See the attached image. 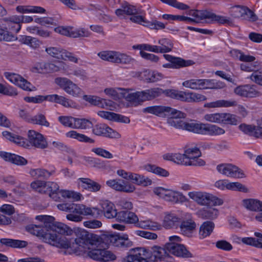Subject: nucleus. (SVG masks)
<instances>
[{"label": "nucleus", "mask_w": 262, "mask_h": 262, "mask_svg": "<svg viewBox=\"0 0 262 262\" xmlns=\"http://www.w3.org/2000/svg\"><path fill=\"white\" fill-rule=\"evenodd\" d=\"M99 239L97 235L83 230L79 232L74 241L77 245L84 249H89L88 255L94 260L103 262L115 260L116 256L111 251L98 248Z\"/></svg>", "instance_id": "obj_1"}, {"label": "nucleus", "mask_w": 262, "mask_h": 262, "mask_svg": "<svg viewBox=\"0 0 262 262\" xmlns=\"http://www.w3.org/2000/svg\"><path fill=\"white\" fill-rule=\"evenodd\" d=\"M170 258L166 248L154 246L145 249L138 248L129 250L125 259L127 262H161Z\"/></svg>", "instance_id": "obj_2"}, {"label": "nucleus", "mask_w": 262, "mask_h": 262, "mask_svg": "<svg viewBox=\"0 0 262 262\" xmlns=\"http://www.w3.org/2000/svg\"><path fill=\"white\" fill-rule=\"evenodd\" d=\"M57 207L60 210L73 213L67 214L66 217L68 220L75 222L82 220L81 215L97 217L100 214L98 208L88 207L82 204L66 203L59 204Z\"/></svg>", "instance_id": "obj_3"}, {"label": "nucleus", "mask_w": 262, "mask_h": 262, "mask_svg": "<svg viewBox=\"0 0 262 262\" xmlns=\"http://www.w3.org/2000/svg\"><path fill=\"white\" fill-rule=\"evenodd\" d=\"M36 219L41 223L39 225L31 224L26 226V229L27 231L30 232L31 234L37 236L36 231H31L29 228H31V226H33V229L35 230L36 229L34 227H39L37 229H41L45 231L46 233H58L57 235H64L67 233V227L63 224L61 223H58L56 224L54 223V217L46 215H37L36 216Z\"/></svg>", "instance_id": "obj_4"}, {"label": "nucleus", "mask_w": 262, "mask_h": 262, "mask_svg": "<svg viewBox=\"0 0 262 262\" xmlns=\"http://www.w3.org/2000/svg\"><path fill=\"white\" fill-rule=\"evenodd\" d=\"M201 156V152L200 149L194 147L186 149L183 154H175L173 156V160L179 164L200 166L205 165V162L199 159Z\"/></svg>", "instance_id": "obj_5"}, {"label": "nucleus", "mask_w": 262, "mask_h": 262, "mask_svg": "<svg viewBox=\"0 0 262 262\" xmlns=\"http://www.w3.org/2000/svg\"><path fill=\"white\" fill-rule=\"evenodd\" d=\"M33 227L31 226L30 229L31 231H36L37 236L39 237L43 241L46 243H49L50 245L57 247L59 248L68 249L71 248V242L65 236L57 235L55 233L48 234L45 231L41 229H37L39 227H34L36 229H33Z\"/></svg>", "instance_id": "obj_6"}, {"label": "nucleus", "mask_w": 262, "mask_h": 262, "mask_svg": "<svg viewBox=\"0 0 262 262\" xmlns=\"http://www.w3.org/2000/svg\"><path fill=\"white\" fill-rule=\"evenodd\" d=\"M169 123L176 128H182L195 134L209 135L213 134V125L208 123L185 122L181 120L169 121Z\"/></svg>", "instance_id": "obj_7"}, {"label": "nucleus", "mask_w": 262, "mask_h": 262, "mask_svg": "<svg viewBox=\"0 0 262 262\" xmlns=\"http://www.w3.org/2000/svg\"><path fill=\"white\" fill-rule=\"evenodd\" d=\"M169 242L166 244V248L168 253L178 257L189 258L192 256V254L183 245L178 242L181 241L180 237L178 236L169 237Z\"/></svg>", "instance_id": "obj_8"}, {"label": "nucleus", "mask_w": 262, "mask_h": 262, "mask_svg": "<svg viewBox=\"0 0 262 262\" xmlns=\"http://www.w3.org/2000/svg\"><path fill=\"white\" fill-rule=\"evenodd\" d=\"M154 192L164 200L173 204H182L188 201L187 198L182 192L179 191L167 190L160 187L156 188Z\"/></svg>", "instance_id": "obj_9"}, {"label": "nucleus", "mask_w": 262, "mask_h": 262, "mask_svg": "<svg viewBox=\"0 0 262 262\" xmlns=\"http://www.w3.org/2000/svg\"><path fill=\"white\" fill-rule=\"evenodd\" d=\"M55 83L67 94L75 97L83 95L82 90L75 83L66 77H57Z\"/></svg>", "instance_id": "obj_10"}, {"label": "nucleus", "mask_w": 262, "mask_h": 262, "mask_svg": "<svg viewBox=\"0 0 262 262\" xmlns=\"http://www.w3.org/2000/svg\"><path fill=\"white\" fill-rule=\"evenodd\" d=\"M217 171L228 177L240 179L245 177L243 171L236 166L230 163H222L216 166Z\"/></svg>", "instance_id": "obj_11"}, {"label": "nucleus", "mask_w": 262, "mask_h": 262, "mask_svg": "<svg viewBox=\"0 0 262 262\" xmlns=\"http://www.w3.org/2000/svg\"><path fill=\"white\" fill-rule=\"evenodd\" d=\"M106 184L119 192L130 193L136 190V187L133 183L122 179L109 180L106 182Z\"/></svg>", "instance_id": "obj_12"}, {"label": "nucleus", "mask_w": 262, "mask_h": 262, "mask_svg": "<svg viewBox=\"0 0 262 262\" xmlns=\"http://www.w3.org/2000/svg\"><path fill=\"white\" fill-rule=\"evenodd\" d=\"M234 93L241 97L246 98H256L262 95L257 86L255 84H245L236 87Z\"/></svg>", "instance_id": "obj_13"}, {"label": "nucleus", "mask_w": 262, "mask_h": 262, "mask_svg": "<svg viewBox=\"0 0 262 262\" xmlns=\"http://www.w3.org/2000/svg\"><path fill=\"white\" fill-rule=\"evenodd\" d=\"M163 56L170 62L163 64L162 66L164 68L178 69L194 64V62L192 60H185L182 58L174 57L168 54H164Z\"/></svg>", "instance_id": "obj_14"}, {"label": "nucleus", "mask_w": 262, "mask_h": 262, "mask_svg": "<svg viewBox=\"0 0 262 262\" xmlns=\"http://www.w3.org/2000/svg\"><path fill=\"white\" fill-rule=\"evenodd\" d=\"M92 133L96 136L109 138L118 139L121 137L119 133L104 123H98L94 125L92 129Z\"/></svg>", "instance_id": "obj_15"}, {"label": "nucleus", "mask_w": 262, "mask_h": 262, "mask_svg": "<svg viewBox=\"0 0 262 262\" xmlns=\"http://www.w3.org/2000/svg\"><path fill=\"white\" fill-rule=\"evenodd\" d=\"M4 76L9 81L18 85L24 90L32 91L35 88L31 83L19 75L12 73L5 72Z\"/></svg>", "instance_id": "obj_16"}, {"label": "nucleus", "mask_w": 262, "mask_h": 262, "mask_svg": "<svg viewBox=\"0 0 262 262\" xmlns=\"http://www.w3.org/2000/svg\"><path fill=\"white\" fill-rule=\"evenodd\" d=\"M117 89L120 91L121 96L128 102L138 104L144 101L143 91L133 92V90L130 89L118 88Z\"/></svg>", "instance_id": "obj_17"}, {"label": "nucleus", "mask_w": 262, "mask_h": 262, "mask_svg": "<svg viewBox=\"0 0 262 262\" xmlns=\"http://www.w3.org/2000/svg\"><path fill=\"white\" fill-rule=\"evenodd\" d=\"M190 199L201 206L209 207L212 203L213 196L211 194L201 191L189 192L188 194Z\"/></svg>", "instance_id": "obj_18"}, {"label": "nucleus", "mask_w": 262, "mask_h": 262, "mask_svg": "<svg viewBox=\"0 0 262 262\" xmlns=\"http://www.w3.org/2000/svg\"><path fill=\"white\" fill-rule=\"evenodd\" d=\"M211 80L191 79L183 82L182 85L185 88L193 89L200 90L212 88Z\"/></svg>", "instance_id": "obj_19"}, {"label": "nucleus", "mask_w": 262, "mask_h": 262, "mask_svg": "<svg viewBox=\"0 0 262 262\" xmlns=\"http://www.w3.org/2000/svg\"><path fill=\"white\" fill-rule=\"evenodd\" d=\"M28 139L30 143L36 148L45 149L48 147V142L43 136L34 130L28 132Z\"/></svg>", "instance_id": "obj_20"}, {"label": "nucleus", "mask_w": 262, "mask_h": 262, "mask_svg": "<svg viewBox=\"0 0 262 262\" xmlns=\"http://www.w3.org/2000/svg\"><path fill=\"white\" fill-rule=\"evenodd\" d=\"M116 221L128 224H134L138 221V217L134 212L129 211H120L118 213Z\"/></svg>", "instance_id": "obj_21"}, {"label": "nucleus", "mask_w": 262, "mask_h": 262, "mask_svg": "<svg viewBox=\"0 0 262 262\" xmlns=\"http://www.w3.org/2000/svg\"><path fill=\"white\" fill-rule=\"evenodd\" d=\"M99 116L101 117L108 119L111 121H117L124 123H129L130 119L128 117L122 115L116 114L113 112L99 111L98 113Z\"/></svg>", "instance_id": "obj_22"}, {"label": "nucleus", "mask_w": 262, "mask_h": 262, "mask_svg": "<svg viewBox=\"0 0 262 262\" xmlns=\"http://www.w3.org/2000/svg\"><path fill=\"white\" fill-rule=\"evenodd\" d=\"M104 215L107 219L117 218L118 213L115 205L108 200L104 201L102 204Z\"/></svg>", "instance_id": "obj_23"}, {"label": "nucleus", "mask_w": 262, "mask_h": 262, "mask_svg": "<svg viewBox=\"0 0 262 262\" xmlns=\"http://www.w3.org/2000/svg\"><path fill=\"white\" fill-rule=\"evenodd\" d=\"M180 231L183 235L187 236H191L192 233L196 228V224L191 219H189L183 220L180 225Z\"/></svg>", "instance_id": "obj_24"}, {"label": "nucleus", "mask_w": 262, "mask_h": 262, "mask_svg": "<svg viewBox=\"0 0 262 262\" xmlns=\"http://www.w3.org/2000/svg\"><path fill=\"white\" fill-rule=\"evenodd\" d=\"M35 69L37 72L46 74L58 72L60 70V67L54 63H39L36 65Z\"/></svg>", "instance_id": "obj_25"}, {"label": "nucleus", "mask_w": 262, "mask_h": 262, "mask_svg": "<svg viewBox=\"0 0 262 262\" xmlns=\"http://www.w3.org/2000/svg\"><path fill=\"white\" fill-rule=\"evenodd\" d=\"M166 90H163L159 88H154L143 91L144 101L151 100L160 96L162 94L166 95Z\"/></svg>", "instance_id": "obj_26"}, {"label": "nucleus", "mask_w": 262, "mask_h": 262, "mask_svg": "<svg viewBox=\"0 0 262 262\" xmlns=\"http://www.w3.org/2000/svg\"><path fill=\"white\" fill-rule=\"evenodd\" d=\"M166 96L181 101L187 102L188 92L176 90H166Z\"/></svg>", "instance_id": "obj_27"}, {"label": "nucleus", "mask_w": 262, "mask_h": 262, "mask_svg": "<svg viewBox=\"0 0 262 262\" xmlns=\"http://www.w3.org/2000/svg\"><path fill=\"white\" fill-rule=\"evenodd\" d=\"M180 223V218L174 214H169L164 217L163 226L166 229L177 228Z\"/></svg>", "instance_id": "obj_28"}, {"label": "nucleus", "mask_w": 262, "mask_h": 262, "mask_svg": "<svg viewBox=\"0 0 262 262\" xmlns=\"http://www.w3.org/2000/svg\"><path fill=\"white\" fill-rule=\"evenodd\" d=\"M242 202L243 206L250 211L258 212L262 209V202L257 200L245 199Z\"/></svg>", "instance_id": "obj_29"}, {"label": "nucleus", "mask_w": 262, "mask_h": 262, "mask_svg": "<svg viewBox=\"0 0 262 262\" xmlns=\"http://www.w3.org/2000/svg\"><path fill=\"white\" fill-rule=\"evenodd\" d=\"M0 243L7 247L14 248H21L27 246V242L25 241L13 239L11 238H1Z\"/></svg>", "instance_id": "obj_30"}, {"label": "nucleus", "mask_w": 262, "mask_h": 262, "mask_svg": "<svg viewBox=\"0 0 262 262\" xmlns=\"http://www.w3.org/2000/svg\"><path fill=\"white\" fill-rule=\"evenodd\" d=\"M4 137L17 145L25 147L26 145V140L24 138L8 131L2 133Z\"/></svg>", "instance_id": "obj_31"}, {"label": "nucleus", "mask_w": 262, "mask_h": 262, "mask_svg": "<svg viewBox=\"0 0 262 262\" xmlns=\"http://www.w3.org/2000/svg\"><path fill=\"white\" fill-rule=\"evenodd\" d=\"M66 136L68 138L77 140L79 142L84 143H94L95 140L84 134H80L75 130H71L66 133Z\"/></svg>", "instance_id": "obj_32"}, {"label": "nucleus", "mask_w": 262, "mask_h": 262, "mask_svg": "<svg viewBox=\"0 0 262 262\" xmlns=\"http://www.w3.org/2000/svg\"><path fill=\"white\" fill-rule=\"evenodd\" d=\"M166 107V106L162 105L150 106L144 108L142 112L156 116H165Z\"/></svg>", "instance_id": "obj_33"}, {"label": "nucleus", "mask_w": 262, "mask_h": 262, "mask_svg": "<svg viewBox=\"0 0 262 262\" xmlns=\"http://www.w3.org/2000/svg\"><path fill=\"white\" fill-rule=\"evenodd\" d=\"M55 172V170L48 171L45 169L37 168L31 169L29 173L35 178L48 179Z\"/></svg>", "instance_id": "obj_34"}, {"label": "nucleus", "mask_w": 262, "mask_h": 262, "mask_svg": "<svg viewBox=\"0 0 262 262\" xmlns=\"http://www.w3.org/2000/svg\"><path fill=\"white\" fill-rule=\"evenodd\" d=\"M213 231V224L210 221L204 222L200 227L199 236L200 238H204L210 235Z\"/></svg>", "instance_id": "obj_35"}, {"label": "nucleus", "mask_w": 262, "mask_h": 262, "mask_svg": "<svg viewBox=\"0 0 262 262\" xmlns=\"http://www.w3.org/2000/svg\"><path fill=\"white\" fill-rule=\"evenodd\" d=\"M115 63L129 64L133 63L135 60L130 56L126 54L116 51Z\"/></svg>", "instance_id": "obj_36"}, {"label": "nucleus", "mask_w": 262, "mask_h": 262, "mask_svg": "<svg viewBox=\"0 0 262 262\" xmlns=\"http://www.w3.org/2000/svg\"><path fill=\"white\" fill-rule=\"evenodd\" d=\"M92 126V122L85 118H75L74 122V128L75 129H88Z\"/></svg>", "instance_id": "obj_37"}, {"label": "nucleus", "mask_w": 262, "mask_h": 262, "mask_svg": "<svg viewBox=\"0 0 262 262\" xmlns=\"http://www.w3.org/2000/svg\"><path fill=\"white\" fill-rule=\"evenodd\" d=\"M158 43L160 45L158 46L159 53H164L172 50L173 44L169 39L163 38L159 40Z\"/></svg>", "instance_id": "obj_38"}, {"label": "nucleus", "mask_w": 262, "mask_h": 262, "mask_svg": "<svg viewBox=\"0 0 262 262\" xmlns=\"http://www.w3.org/2000/svg\"><path fill=\"white\" fill-rule=\"evenodd\" d=\"M90 32L84 28H74L71 27L70 37H88L90 36Z\"/></svg>", "instance_id": "obj_39"}, {"label": "nucleus", "mask_w": 262, "mask_h": 262, "mask_svg": "<svg viewBox=\"0 0 262 262\" xmlns=\"http://www.w3.org/2000/svg\"><path fill=\"white\" fill-rule=\"evenodd\" d=\"M145 169L162 177H167L169 172L165 169L157 167L154 165L147 164L144 166Z\"/></svg>", "instance_id": "obj_40"}, {"label": "nucleus", "mask_w": 262, "mask_h": 262, "mask_svg": "<svg viewBox=\"0 0 262 262\" xmlns=\"http://www.w3.org/2000/svg\"><path fill=\"white\" fill-rule=\"evenodd\" d=\"M165 116H167L171 118H185L186 115L185 113L180 111L168 106H166L165 112Z\"/></svg>", "instance_id": "obj_41"}, {"label": "nucleus", "mask_w": 262, "mask_h": 262, "mask_svg": "<svg viewBox=\"0 0 262 262\" xmlns=\"http://www.w3.org/2000/svg\"><path fill=\"white\" fill-rule=\"evenodd\" d=\"M116 51H103L98 53V56L102 60L115 63Z\"/></svg>", "instance_id": "obj_42"}, {"label": "nucleus", "mask_w": 262, "mask_h": 262, "mask_svg": "<svg viewBox=\"0 0 262 262\" xmlns=\"http://www.w3.org/2000/svg\"><path fill=\"white\" fill-rule=\"evenodd\" d=\"M237 105V102L234 100H219L214 101V107H229Z\"/></svg>", "instance_id": "obj_43"}, {"label": "nucleus", "mask_w": 262, "mask_h": 262, "mask_svg": "<svg viewBox=\"0 0 262 262\" xmlns=\"http://www.w3.org/2000/svg\"><path fill=\"white\" fill-rule=\"evenodd\" d=\"M47 187L50 188V196L55 201H57L56 195L58 193L61 194V190H59V187L58 184L53 182H48Z\"/></svg>", "instance_id": "obj_44"}, {"label": "nucleus", "mask_w": 262, "mask_h": 262, "mask_svg": "<svg viewBox=\"0 0 262 262\" xmlns=\"http://www.w3.org/2000/svg\"><path fill=\"white\" fill-rule=\"evenodd\" d=\"M61 195L65 198L72 199L75 201H80L82 198L81 193L73 191L61 190Z\"/></svg>", "instance_id": "obj_45"}, {"label": "nucleus", "mask_w": 262, "mask_h": 262, "mask_svg": "<svg viewBox=\"0 0 262 262\" xmlns=\"http://www.w3.org/2000/svg\"><path fill=\"white\" fill-rule=\"evenodd\" d=\"M227 189L231 190H238L244 192H248V188L239 182H228L227 183Z\"/></svg>", "instance_id": "obj_46"}, {"label": "nucleus", "mask_w": 262, "mask_h": 262, "mask_svg": "<svg viewBox=\"0 0 262 262\" xmlns=\"http://www.w3.org/2000/svg\"><path fill=\"white\" fill-rule=\"evenodd\" d=\"M205 100H206V98L204 95L194 92H188V103L199 102Z\"/></svg>", "instance_id": "obj_47"}, {"label": "nucleus", "mask_w": 262, "mask_h": 262, "mask_svg": "<svg viewBox=\"0 0 262 262\" xmlns=\"http://www.w3.org/2000/svg\"><path fill=\"white\" fill-rule=\"evenodd\" d=\"M31 122L46 127H48L50 125V123L47 121L45 116L42 114H37L32 117Z\"/></svg>", "instance_id": "obj_48"}, {"label": "nucleus", "mask_w": 262, "mask_h": 262, "mask_svg": "<svg viewBox=\"0 0 262 262\" xmlns=\"http://www.w3.org/2000/svg\"><path fill=\"white\" fill-rule=\"evenodd\" d=\"M162 18L166 20H178L180 21H192L193 19L191 17L179 15H172L165 14L162 15Z\"/></svg>", "instance_id": "obj_49"}, {"label": "nucleus", "mask_w": 262, "mask_h": 262, "mask_svg": "<svg viewBox=\"0 0 262 262\" xmlns=\"http://www.w3.org/2000/svg\"><path fill=\"white\" fill-rule=\"evenodd\" d=\"M164 3L168 4L172 7L180 10H187L189 8V7L182 3L178 2L177 0H160Z\"/></svg>", "instance_id": "obj_50"}, {"label": "nucleus", "mask_w": 262, "mask_h": 262, "mask_svg": "<svg viewBox=\"0 0 262 262\" xmlns=\"http://www.w3.org/2000/svg\"><path fill=\"white\" fill-rule=\"evenodd\" d=\"M75 117L72 116H59L58 121L65 127L74 128Z\"/></svg>", "instance_id": "obj_51"}, {"label": "nucleus", "mask_w": 262, "mask_h": 262, "mask_svg": "<svg viewBox=\"0 0 262 262\" xmlns=\"http://www.w3.org/2000/svg\"><path fill=\"white\" fill-rule=\"evenodd\" d=\"M238 128L245 134L255 137L256 126L242 124L238 126Z\"/></svg>", "instance_id": "obj_52"}, {"label": "nucleus", "mask_w": 262, "mask_h": 262, "mask_svg": "<svg viewBox=\"0 0 262 262\" xmlns=\"http://www.w3.org/2000/svg\"><path fill=\"white\" fill-rule=\"evenodd\" d=\"M63 50V49L57 47H49L46 49L49 55L59 59H61Z\"/></svg>", "instance_id": "obj_53"}, {"label": "nucleus", "mask_w": 262, "mask_h": 262, "mask_svg": "<svg viewBox=\"0 0 262 262\" xmlns=\"http://www.w3.org/2000/svg\"><path fill=\"white\" fill-rule=\"evenodd\" d=\"M92 151L104 158L112 159L113 158V155L111 152L101 147L93 148L92 149Z\"/></svg>", "instance_id": "obj_54"}, {"label": "nucleus", "mask_w": 262, "mask_h": 262, "mask_svg": "<svg viewBox=\"0 0 262 262\" xmlns=\"http://www.w3.org/2000/svg\"><path fill=\"white\" fill-rule=\"evenodd\" d=\"M121 7L123 8V12H124L125 14L132 15L139 13L138 9H137L135 6L127 3L122 4Z\"/></svg>", "instance_id": "obj_55"}, {"label": "nucleus", "mask_w": 262, "mask_h": 262, "mask_svg": "<svg viewBox=\"0 0 262 262\" xmlns=\"http://www.w3.org/2000/svg\"><path fill=\"white\" fill-rule=\"evenodd\" d=\"M232 52L235 53L237 57L241 61H244L246 63L253 61L255 59V57L251 55H245L238 50H233Z\"/></svg>", "instance_id": "obj_56"}, {"label": "nucleus", "mask_w": 262, "mask_h": 262, "mask_svg": "<svg viewBox=\"0 0 262 262\" xmlns=\"http://www.w3.org/2000/svg\"><path fill=\"white\" fill-rule=\"evenodd\" d=\"M245 7L237 6L233 7L231 11V15L234 18H243V14L245 12Z\"/></svg>", "instance_id": "obj_57"}, {"label": "nucleus", "mask_w": 262, "mask_h": 262, "mask_svg": "<svg viewBox=\"0 0 262 262\" xmlns=\"http://www.w3.org/2000/svg\"><path fill=\"white\" fill-rule=\"evenodd\" d=\"M238 117L230 113H225L224 124L236 125L239 122Z\"/></svg>", "instance_id": "obj_58"}, {"label": "nucleus", "mask_w": 262, "mask_h": 262, "mask_svg": "<svg viewBox=\"0 0 262 262\" xmlns=\"http://www.w3.org/2000/svg\"><path fill=\"white\" fill-rule=\"evenodd\" d=\"M214 23H217L221 25L227 24L230 26L233 25V21L229 17L219 15H216L214 13Z\"/></svg>", "instance_id": "obj_59"}, {"label": "nucleus", "mask_w": 262, "mask_h": 262, "mask_svg": "<svg viewBox=\"0 0 262 262\" xmlns=\"http://www.w3.org/2000/svg\"><path fill=\"white\" fill-rule=\"evenodd\" d=\"M0 93L8 96H15L17 95L16 91L11 86H6L0 83Z\"/></svg>", "instance_id": "obj_60"}, {"label": "nucleus", "mask_w": 262, "mask_h": 262, "mask_svg": "<svg viewBox=\"0 0 262 262\" xmlns=\"http://www.w3.org/2000/svg\"><path fill=\"white\" fill-rule=\"evenodd\" d=\"M215 246L219 249L229 251L233 249L231 244L225 240H220L216 242Z\"/></svg>", "instance_id": "obj_61"}, {"label": "nucleus", "mask_w": 262, "mask_h": 262, "mask_svg": "<svg viewBox=\"0 0 262 262\" xmlns=\"http://www.w3.org/2000/svg\"><path fill=\"white\" fill-rule=\"evenodd\" d=\"M144 26L148 27L151 29L156 30L162 29L165 28L164 24L157 20L148 21V22L144 24Z\"/></svg>", "instance_id": "obj_62"}, {"label": "nucleus", "mask_w": 262, "mask_h": 262, "mask_svg": "<svg viewBox=\"0 0 262 262\" xmlns=\"http://www.w3.org/2000/svg\"><path fill=\"white\" fill-rule=\"evenodd\" d=\"M245 12L243 14V20H247L251 21H255L257 20V17L255 14L250 9L245 7Z\"/></svg>", "instance_id": "obj_63"}, {"label": "nucleus", "mask_w": 262, "mask_h": 262, "mask_svg": "<svg viewBox=\"0 0 262 262\" xmlns=\"http://www.w3.org/2000/svg\"><path fill=\"white\" fill-rule=\"evenodd\" d=\"M252 81L262 86V71H255L250 76Z\"/></svg>", "instance_id": "obj_64"}]
</instances>
